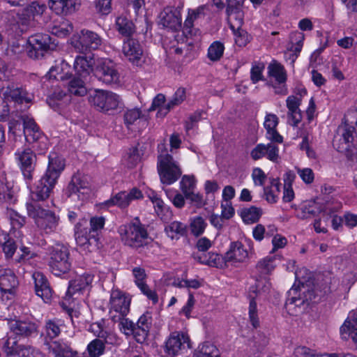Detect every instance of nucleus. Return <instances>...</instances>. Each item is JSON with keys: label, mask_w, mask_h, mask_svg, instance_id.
I'll use <instances>...</instances> for the list:
<instances>
[{"label": "nucleus", "mask_w": 357, "mask_h": 357, "mask_svg": "<svg viewBox=\"0 0 357 357\" xmlns=\"http://www.w3.org/2000/svg\"><path fill=\"white\" fill-rule=\"evenodd\" d=\"M66 96V92L61 90L60 89H56L54 90L52 94L49 96L47 102L51 107L55 109L59 105L57 101L61 100Z\"/></svg>", "instance_id": "obj_58"}, {"label": "nucleus", "mask_w": 357, "mask_h": 357, "mask_svg": "<svg viewBox=\"0 0 357 357\" xmlns=\"http://www.w3.org/2000/svg\"><path fill=\"white\" fill-rule=\"evenodd\" d=\"M28 56L34 59L42 58L45 53L56 48V44L48 34L36 33L29 38Z\"/></svg>", "instance_id": "obj_10"}, {"label": "nucleus", "mask_w": 357, "mask_h": 357, "mask_svg": "<svg viewBox=\"0 0 357 357\" xmlns=\"http://www.w3.org/2000/svg\"><path fill=\"white\" fill-rule=\"evenodd\" d=\"M259 286L260 283L258 282V284L255 287H251L250 292L249 294V318L251 324L255 328H257V327L259 326V320L257 312V303L255 301V296H252V293L255 294V296H257V292H259Z\"/></svg>", "instance_id": "obj_38"}, {"label": "nucleus", "mask_w": 357, "mask_h": 357, "mask_svg": "<svg viewBox=\"0 0 357 357\" xmlns=\"http://www.w3.org/2000/svg\"><path fill=\"white\" fill-rule=\"evenodd\" d=\"M80 0H50L49 6L57 15H68L80 6Z\"/></svg>", "instance_id": "obj_29"}, {"label": "nucleus", "mask_w": 357, "mask_h": 357, "mask_svg": "<svg viewBox=\"0 0 357 357\" xmlns=\"http://www.w3.org/2000/svg\"><path fill=\"white\" fill-rule=\"evenodd\" d=\"M141 117V111L139 109H128L123 115L124 123L128 128L135 123Z\"/></svg>", "instance_id": "obj_55"}, {"label": "nucleus", "mask_w": 357, "mask_h": 357, "mask_svg": "<svg viewBox=\"0 0 357 357\" xmlns=\"http://www.w3.org/2000/svg\"><path fill=\"white\" fill-rule=\"evenodd\" d=\"M22 120L24 133L26 142L29 143H34L45 139L39 127L32 118L24 116L22 117Z\"/></svg>", "instance_id": "obj_28"}, {"label": "nucleus", "mask_w": 357, "mask_h": 357, "mask_svg": "<svg viewBox=\"0 0 357 357\" xmlns=\"http://www.w3.org/2000/svg\"><path fill=\"white\" fill-rule=\"evenodd\" d=\"M130 203L128 192L122 191L107 200L104 204L107 207L118 206L120 208H126Z\"/></svg>", "instance_id": "obj_46"}, {"label": "nucleus", "mask_w": 357, "mask_h": 357, "mask_svg": "<svg viewBox=\"0 0 357 357\" xmlns=\"http://www.w3.org/2000/svg\"><path fill=\"white\" fill-rule=\"evenodd\" d=\"M158 171L161 182L166 185L176 182L182 174L178 162L168 153L158 156Z\"/></svg>", "instance_id": "obj_7"}, {"label": "nucleus", "mask_w": 357, "mask_h": 357, "mask_svg": "<svg viewBox=\"0 0 357 357\" xmlns=\"http://www.w3.org/2000/svg\"><path fill=\"white\" fill-rule=\"evenodd\" d=\"M22 120L24 133L26 142L29 143H34L45 139L39 127L32 118L24 116L22 117Z\"/></svg>", "instance_id": "obj_27"}, {"label": "nucleus", "mask_w": 357, "mask_h": 357, "mask_svg": "<svg viewBox=\"0 0 357 357\" xmlns=\"http://www.w3.org/2000/svg\"><path fill=\"white\" fill-rule=\"evenodd\" d=\"M158 24L173 31L181 27V15L178 8L167 6L158 16Z\"/></svg>", "instance_id": "obj_17"}, {"label": "nucleus", "mask_w": 357, "mask_h": 357, "mask_svg": "<svg viewBox=\"0 0 357 357\" xmlns=\"http://www.w3.org/2000/svg\"><path fill=\"white\" fill-rule=\"evenodd\" d=\"M112 319L119 323V330L126 335H133L135 337V324L122 315H112Z\"/></svg>", "instance_id": "obj_43"}, {"label": "nucleus", "mask_w": 357, "mask_h": 357, "mask_svg": "<svg viewBox=\"0 0 357 357\" xmlns=\"http://www.w3.org/2000/svg\"><path fill=\"white\" fill-rule=\"evenodd\" d=\"M0 96L5 101H13L18 103L31 102L33 96L27 93L24 89L13 84L2 86L0 89Z\"/></svg>", "instance_id": "obj_18"}, {"label": "nucleus", "mask_w": 357, "mask_h": 357, "mask_svg": "<svg viewBox=\"0 0 357 357\" xmlns=\"http://www.w3.org/2000/svg\"><path fill=\"white\" fill-rule=\"evenodd\" d=\"M8 324L10 332L20 337H29L37 331L36 324L30 321L13 319Z\"/></svg>", "instance_id": "obj_24"}, {"label": "nucleus", "mask_w": 357, "mask_h": 357, "mask_svg": "<svg viewBox=\"0 0 357 357\" xmlns=\"http://www.w3.org/2000/svg\"><path fill=\"white\" fill-rule=\"evenodd\" d=\"M195 185V179L193 176L184 175L180 182L181 189L184 195L194 191Z\"/></svg>", "instance_id": "obj_53"}, {"label": "nucleus", "mask_w": 357, "mask_h": 357, "mask_svg": "<svg viewBox=\"0 0 357 357\" xmlns=\"http://www.w3.org/2000/svg\"><path fill=\"white\" fill-rule=\"evenodd\" d=\"M140 160V156L137 148L129 149L127 153V165L130 168L134 167Z\"/></svg>", "instance_id": "obj_61"}, {"label": "nucleus", "mask_w": 357, "mask_h": 357, "mask_svg": "<svg viewBox=\"0 0 357 357\" xmlns=\"http://www.w3.org/2000/svg\"><path fill=\"white\" fill-rule=\"evenodd\" d=\"M65 194L68 197L84 201L89 197L91 194L90 184L86 178L80 174H75L72 176Z\"/></svg>", "instance_id": "obj_14"}, {"label": "nucleus", "mask_w": 357, "mask_h": 357, "mask_svg": "<svg viewBox=\"0 0 357 357\" xmlns=\"http://www.w3.org/2000/svg\"><path fill=\"white\" fill-rule=\"evenodd\" d=\"M342 338L347 340L349 337L357 342V310L349 313L347 319L340 328Z\"/></svg>", "instance_id": "obj_32"}, {"label": "nucleus", "mask_w": 357, "mask_h": 357, "mask_svg": "<svg viewBox=\"0 0 357 357\" xmlns=\"http://www.w3.org/2000/svg\"><path fill=\"white\" fill-rule=\"evenodd\" d=\"M3 349L7 357H45L38 349L29 345L18 344L11 335L4 342Z\"/></svg>", "instance_id": "obj_12"}, {"label": "nucleus", "mask_w": 357, "mask_h": 357, "mask_svg": "<svg viewBox=\"0 0 357 357\" xmlns=\"http://www.w3.org/2000/svg\"><path fill=\"white\" fill-rule=\"evenodd\" d=\"M89 101L101 112L114 110L119 107L121 98L117 94L101 89H96L89 97Z\"/></svg>", "instance_id": "obj_11"}, {"label": "nucleus", "mask_w": 357, "mask_h": 357, "mask_svg": "<svg viewBox=\"0 0 357 357\" xmlns=\"http://www.w3.org/2000/svg\"><path fill=\"white\" fill-rule=\"evenodd\" d=\"M238 213L245 224H253L259 220L262 211L260 208L252 206L242 208Z\"/></svg>", "instance_id": "obj_41"}, {"label": "nucleus", "mask_w": 357, "mask_h": 357, "mask_svg": "<svg viewBox=\"0 0 357 357\" xmlns=\"http://www.w3.org/2000/svg\"><path fill=\"white\" fill-rule=\"evenodd\" d=\"M118 232L125 245L136 250L147 245L151 240L145 226L141 223L138 218L130 223L120 226Z\"/></svg>", "instance_id": "obj_3"}, {"label": "nucleus", "mask_w": 357, "mask_h": 357, "mask_svg": "<svg viewBox=\"0 0 357 357\" xmlns=\"http://www.w3.org/2000/svg\"><path fill=\"white\" fill-rule=\"evenodd\" d=\"M190 347L189 337L183 333H172L165 342V353L171 356H175L185 348Z\"/></svg>", "instance_id": "obj_19"}, {"label": "nucleus", "mask_w": 357, "mask_h": 357, "mask_svg": "<svg viewBox=\"0 0 357 357\" xmlns=\"http://www.w3.org/2000/svg\"><path fill=\"white\" fill-rule=\"evenodd\" d=\"M73 30V26L68 20H63L52 28V33L58 37H65Z\"/></svg>", "instance_id": "obj_48"}, {"label": "nucleus", "mask_w": 357, "mask_h": 357, "mask_svg": "<svg viewBox=\"0 0 357 357\" xmlns=\"http://www.w3.org/2000/svg\"><path fill=\"white\" fill-rule=\"evenodd\" d=\"M95 75L98 80L107 84H117L119 82V73L110 61H104L98 65Z\"/></svg>", "instance_id": "obj_20"}, {"label": "nucleus", "mask_w": 357, "mask_h": 357, "mask_svg": "<svg viewBox=\"0 0 357 357\" xmlns=\"http://www.w3.org/2000/svg\"><path fill=\"white\" fill-rule=\"evenodd\" d=\"M151 325V317L148 314H142L135 324V338L137 342H143L146 340Z\"/></svg>", "instance_id": "obj_36"}, {"label": "nucleus", "mask_w": 357, "mask_h": 357, "mask_svg": "<svg viewBox=\"0 0 357 357\" xmlns=\"http://www.w3.org/2000/svg\"><path fill=\"white\" fill-rule=\"evenodd\" d=\"M32 279L36 294L45 303L49 302L52 296V290L46 276L43 273L36 271L32 274Z\"/></svg>", "instance_id": "obj_21"}, {"label": "nucleus", "mask_w": 357, "mask_h": 357, "mask_svg": "<svg viewBox=\"0 0 357 357\" xmlns=\"http://www.w3.org/2000/svg\"><path fill=\"white\" fill-rule=\"evenodd\" d=\"M68 91L77 96H84L87 93L85 82L81 77H73L68 84Z\"/></svg>", "instance_id": "obj_45"}, {"label": "nucleus", "mask_w": 357, "mask_h": 357, "mask_svg": "<svg viewBox=\"0 0 357 357\" xmlns=\"http://www.w3.org/2000/svg\"><path fill=\"white\" fill-rule=\"evenodd\" d=\"M130 298L119 289H113L109 300V313L126 316L130 311Z\"/></svg>", "instance_id": "obj_16"}, {"label": "nucleus", "mask_w": 357, "mask_h": 357, "mask_svg": "<svg viewBox=\"0 0 357 357\" xmlns=\"http://www.w3.org/2000/svg\"><path fill=\"white\" fill-rule=\"evenodd\" d=\"M105 223V218L94 216L91 218L89 227L87 220H80L75 227V237L77 244L84 250L91 252L98 250L100 247V234Z\"/></svg>", "instance_id": "obj_2"}, {"label": "nucleus", "mask_w": 357, "mask_h": 357, "mask_svg": "<svg viewBox=\"0 0 357 357\" xmlns=\"http://www.w3.org/2000/svg\"><path fill=\"white\" fill-rule=\"evenodd\" d=\"M303 289H305L304 285L303 284ZM298 294V288L294 287L293 286L291 289L288 291V298L286 301V305H292L294 304L296 306H299L303 305L305 303H309L310 301H316L315 299L319 295L314 289H304L302 291L303 297L300 296H297Z\"/></svg>", "instance_id": "obj_23"}, {"label": "nucleus", "mask_w": 357, "mask_h": 357, "mask_svg": "<svg viewBox=\"0 0 357 357\" xmlns=\"http://www.w3.org/2000/svg\"><path fill=\"white\" fill-rule=\"evenodd\" d=\"M62 321L60 319H47L45 324V338L54 339L57 337L61 331Z\"/></svg>", "instance_id": "obj_44"}, {"label": "nucleus", "mask_w": 357, "mask_h": 357, "mask_svg": "<svg viewBox=\"0 0 357 357\" xmlns=\"http://www.w3.org/2000/svg\"><path fill=\"white\" fill-rule=\"evenodd\" d=\"M165 231L168 237L172 240H178L187 234V227L185 224L173 221L165 226Z\"/></svg>", "instance_id": "obj_39"}, {"label": "nucleus", "mask_w": 357, "mask_h": 357, "mask_svg": "<svg viewBox=\"0 0 357 357\" xmlns=\"http://www.w3.org/2000/svg\"><path fill=\"white\" fill-rule=\"evenodd\" d=\"M322 211L323 207L315 201H306L297 212V216L301 219H307L315 217Z\"/></svg>", "instance_id": "obj_35"}, {"label": "nucleus", "mask_w": 357, "mask_h": 357, "mask_svg": "<svg viewBox=\"0 0 357 357\" xmlns=\"http://www.w3.org/2000/svg\"><path fill=\"white\" fill-rule=\"evenodd\" d=\"M301 102V98L294 96H289L286 100L288 108L287 116L292 121L291 124L293 126H297L302 120V114L299 109Z\"/></svg>", "instance_id": "obj_33"}, {"label": "nucleus", "mask_w": 357, "mask_h": 357, "mask_svg": "<svg viewBox=\"0 0 357 357\" xmlns=\"http://www.w3.org/2000/svg\"><path fill=\"white\" fill-rule=\"evenodd\" d=\"M231 28L234 31L236 44L239 47L245 46L249 42V36L248 33L241 29H237L235 30L233 26H231Z\"/></svg>", "instance_id": "obj_56"}, {"label": "nucleus", "mask_w": 357, "mask_h": 357, "mask_svg": "<svg viewBox=\"0 0 357 357\" xmlns=\"http://www.w3.org/2000/svg\"><path fill=\"white\" fill-rule=\"evenodd\" d=\"M112 0H96V8L97 11L102 15H107L110 13Z\"/></svg>", "instance_id": "obj_62"}, {"label": "nucleus", "mask_w": 357, "mask_h": 357, "mask_svg": "<svg viewBox=\"0 0 357 357\" xmlns=\"http://www.w3.org/2000/svg\"><path fill=\"white\" fill-rule=\"evenodd\" d=\"M116 27L119 33L126 38H131L135 31L132 22L125 16H120L116 18Z\"/></svg>", "instance_id": "obj_40"}, {"label": "nucleus", "mask_w": 357, "mask_h": 357, "mask_svg": "<svg viewBox=\"0 0 357 357\" xmlns=\"http://www.w3.org/2000/svg\"><path fill=\"white\" fill-rule=\"evenodd\" d=\"M48 265L50 271L56 276L68 273L71 268L70 251L62 244H56L50 249Z\"/></svg>", "instance_id": "obj_5"}, {"label": "nucleus", "mask_w": 357, "mask_h": 357, "mask_svg": "<svg viewBox=\"0 0 357 357\" xmlns=\"http://www.w3.org/2000/svg\"><path fill=\"white\" fill-rule=\"evenodd\" d=\"M298 174L306 184H310L314 181V174L310 168L298 169Z\"/></svg>", "instance_id": "obj_63"}, {"label": "nucleus", "mask_w": 357, "mask_h": 357, "mask_svg": "<svg viewBox=\"0 0 357 357\" xmlns=\"http://www.w3.org/2000/svg\"><path fill=\"white\" fill-rule=\"evenodd\" d=\"M86 349L90 357H100L105 352V343L100 339H95L88 344Z\"/></svg>", "instance_id": "obj_49"}, {"label": "nucleus", "mask_w": 357, "mask_h": 357, "mask_svg": "<svg viewBox=\"0 0 357 357\" xmlns=\"http://www.w3.org/2000/svg\"><path fill=\"white\" fill-rule=\"evenodd\" d=\"M8 215L13 228L20 229L25 224V217L20 215L16 211H10Z\"/></svg>", "instance_id": "obj_59"}, {"label": "nucleus", "mask_w": 357, "mask_h": 357, "mask_svg": "<svg viewBox=\"0 0 357 357\" xmlns=\"http://www.w3.org/2000/svg\"><path fill=\"white\" fill-rule=\"evenodd\" d=\"M354 128L349 124L338 126L333 139V146L338 152L349 154L354 147Z\"/></svg>", "instance_id": "obj_13"}, {"label": "nucleus", "mask_w": 357, "mask_h": 357, "mask_svg": "<svg viewBox=\"0 0 357 357\" xmlns=\"http://www.w3.org/2000/svg\"><path fill=\"white\" fill-rule=\"evenodd\" d=\"M195 355L196 357L219 356V352L215 345L207 342L199 346Z\"/></svg>", "instance_id": "obj_47"}, {"label": "nucleus", "mask_w": 357, "mask_h": 357, "mask_svg": "<svg viewBox=\"0 0 357 357\" xmlns=\"http://www.w3.org/2000/svg\"><path fill=\"white\" fill-rule=\"evenodd\" d=\"M274 257L267 256L258 261L256 268L261 274H268L274 269Z\"/></svg>", "instance_id": "obj_51"}, {"label": "nucleus", "mask_w": 357, "mask_h": 357, "mask_svg": "<svg viewBox=\"0 0 357 357\" xmlns=\"http://www.w3.org/2000/svg\"><path fill=\"white\" fill-rule=\"evenodd\" d=\"M46 9V6L44 3H39L38 1H33L25 8L22 9L21 12H16L10 10L6 13V19L9 23L10 26L20 28V26L28 24L29 22L33 19L36 16L40 15Z\"/></svg>", "instance_id": "obj_6"}, {"label": "nucleus", "mask_w": 357, "mask_h": 357, "mask_svg": "<svg viewBox=\"0 0 357 357\" xmlns=\"http://www.w3.org/2000/svg\"><path fill=\"white\" fill-rule=\"evenodd\" d=\"M102 43V38L96 32L83 29L71 38L73 47L81 53L98 50Z\"/></svg>", "instance_id": "obj_8"}, {"label": "nucleus", "mask_w": 357, "mask_h": 357, "mask_svg": "<svg viewBox=\"0 0 357 357\" xmlns=\"http://www.w3.org/2000/svg\"><path fill=\"white\" fill-rule=\"evenodd\" d=\"M15 159L26 183H30L36 167V153L29 147L18 149L15 153Z\"/></svg>", "instance_id": "obj_9"}, {"label": "nucleus", "mask_w": 357, "mask_h": 357, "mask_svg": "<svg viewBox=\"0 0 357 357\" xmlns=\"http://www.w3.org/2000/svg\"><path fill=\"white\" fill-rule=\"evenodd\" d=\"M250 156L255 160L266 157L269 160L276 162L279 158V149L273 143H268L266 145L259 144L251 151Z\"/></svg>", "instance_id": "obj_22"}, {"label": "nucleus", "mask_w": 357, "mask_h": 357, "mask_svg": "<svg viewBox=\"0 0 357 357\" xmlns=\"http://www.w3.org/2000/svg\"><path fill=\"white\" fill-rule=\"evenodd\" d=\"M185 99V89L184 88H178L172 99L165 105V107H161L158 110L157 116L163 117L174 107L181 104Z\"/></svg>", "instance_id": "obj_37"}, {"label": "nucleus", "mask_w": 357, "mask_h": 357, "mask_svg": "<svg viewBox=\"0 0 357 357\" xmlns=\"http://www.w3.org/2000/svg\"><path fill=\"white\" fill-rule=\"evenodd\" d=\"M38 202L31 197V202L26 203L27 213L41 231L51 234L56 229L59 218L54 212L43 208Z\"/></svg>", "instance_id": "obj_4"}, {"label": "nucleus", "mask_w": 357, "mask_h": 357, "mask_svg": "<svg viewBox=\"0 0 357 357\" xmlns=\"http://www.w3.org/2000/svg\"><path fill=\"white\" fill-rule=\"evenodd\" d=\"M224 45L220 41L213 42L208 50V57L211 61H216L220 60L224 52Z\"/></svg>", "instance_id": "obj_50"}, {"label": "nucleus", "mask_w": 357, "mask_h": 357, "mask_svg": "<svg viewBox=\"0 0 357 357\" xmlns=\"http://www.w3.org/2000/svg\"><path fill=\"white\" fill-rule=\"evenodd\" d=\"M206 225L207 224L203 218L200 216L195 218L190 223L192 234L196 236H200L204 233Z\"/></svg>", "instance_id": "obj_52"}, {"label": "nucleus", "mask_w": 357, "mask_h": 357, "mask_svg": "<svg viewBox=\"0 0 357 357\" xmlns=\"http://www.w3.org/2000/svg\"><path fill=\"white\" fill-rule=\"evenodd\" d=\"M294 354L296 357H319L320 356L315 351L305 346L297 347Z\"/></svg>", "instance_id": "obj_60"}, {"label": "nucleus", "mask_w": 357, "mask_h": 357, "mask_svg": "<svg viewBox=\"0 0 357 357\" xmlns=\"http://www.w3.org/2000/svg\"><path fill=\"white\" fill-rule=\"evenodd\" d=\"M17 284L18 280L12 270L0 268V289L1 291L10 294Z\"/></svg>", "instance_id": "obj_34"}, {"label": "nucleus", "mask_w": 357, "mask_h": 357, "mask_svg": "<svg viewBox=\"0 0 357 357\" xmlns=\"http://www.w3.org/2000/svg\"><path fill=\"white\" fill-rule=\"evenodd\" d=\"M93 281V277L89 274L82 275L70 281L66 292V298H70L75 295H80L89 288Z\"/></svg>", "instance_id": "obj_26"}, {"label": "nucleus", "mask_w": 357, "mask_h": 357, "mask_svg": "<svg viewBox=\"0 0 357 357\" xmlns=\"http://www.w3.org/2000/svg\"><path fill=\"white\" fill-rule=\"evenodd\" d=\"M122 52L126 59L137 66L144 63V51L139 42L131 38H125L123 41Z\"/></svg>", "instance_id": "obj_15"}, {"label": "nucleus", "mask_w": 357, "mask_h": 357, "mask_svg": "<svg viewBox=\"0 0 357 357\" xmlns=\"http://www.w3.org/2000/svg\"><path fill=\"white\" fill-rule=\"evenodd\" d=\"M94 63V59L91 55H79L75 59L74 69L76 74L84 78L93 71Z\"/></svg>", "instance_id": "obj_30"}, {"label": "nucleus", "mask_w": 357, "mask_h": 357, "mask_svg": "<svg viewBox=\"0 0 357 357\" xmlns=\"http://www.w3.org/2000/svg\"><path fill=\"white\" fill-rule=\"evenodd\" d=\"M141 292L145 295L148 299L151 300L153 304L158 301V296L155 291L151 289L146 282L140 283L137 285Z\"/></svg>", "instance_id": "obj_57"}, {"label": "nucleus", "mask_w": 357, "mask_h": 357, "mask_svg": "<svg viewBox=\"0 0 357 357\" xmlns=\"http://www.w3.org/2000/svg\"><path fill=\"white\" fill-rule=\"evenodd\" d=\"M268 73L273 77L278 84H284L287 81V73L283 66L274 61L268 66Z\"/></svg>", "instance_id": "obj_42"}, {"label": "nucleus", "mask_w": 357, "mask_h": 357, "mask_svg": "<svg viewBox=\"0 0 357 357\" xmlns=\"http://www.w3.org/2000/svg\"><path fill=\"white\" fill-rule=\"evenodd\" d=\"M64 167V160L56 153H51L49 155L48 166L45 174L31 190L30 195L33 200L44 201L50 197Z\"/></svg>", "instance_id": "obj_1"}, {"label": "nucleus", "mask_w": 357, "mask_h": 357, "mask_svg": "<svg viewBox=\"0 0 357 357\" xmlns=\"http://www.w3.org/2000/svg\"><path fill=\"white\" fill-rule=\"evenodd\" d=\"M49 352L54 357H76L77 352L73 351L70 346L63 340L53 341L52 342H45Z\"/></svg>", "instance_id": "obj_31"}, {"label": "nucleus", "mask_w": 357, "mask_h": 357, "mask_svg": "<svg viewBox=\"0 0 357 357\" xmlns=\"http://www.w3.org/2000/svg\"><path fill=\"white\" fill-rule=\"evenodd\" d=\"M294 36L297 41L296 45H292L290 49V51L294 52L291 56L292 62H294V61L297 59L299 53L301 52L304 40V35L302 33H296L294 34Z\"/></svg>", "instance_id": "obj_54"}, {"label": "nucleus", "mask_w": 357, "mask_h": 357, "mask_svg": "<svg viewBox=\"0 0 357 357\" xmlns=\"http://www.w3.org/2000/svg\"><path fill=\"white\" fill-rule=\"evenodd\" d=\"M248 257V252L240 241L231 242L223 259L225 263L243 262Z\"/></svg>", "instance_id": "obj_25"}, {"label": "nucleus", "mask_w": 357, "mask_h": 357, "mask_svg": "<svg viewBox=\"0 0 357 357\" xmlns=\"http://www.w3.org/2000/svg\"><path fill=\"white\" fill-rule=\"evenodd\" d=\"M252 177L255 185H263L264 184L266 176L260 168H255L252 171Z\"/></svg>", "instance_id": "obj_64"}]
</instances>
